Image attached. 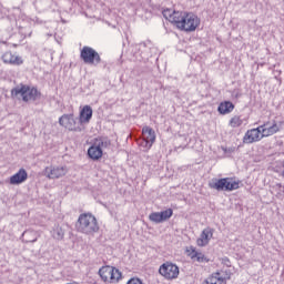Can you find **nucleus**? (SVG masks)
Masks as SVG:
<instances>
[{"label": "nucleus", "instance_id": "nucleus-1", "mask_svg": "<svg viewBox=\"0 0 284 284\" xmlns=\"http://www.w3.org/2000/svg\"><path fill=\"white\" fill-rule=\"evenodd\" d=\"M162 14L166 21L173 23L182 32H196V28L201 26V19L192 12L164 9Z\"/></svg>", "mask_w": 284, "mask_h": 284}, {"label": "nucleus", "instance_id": "nucleus-2", "mask_svg": "<svg viewBox=\"0 0 284 284\" xmlns=\"http://www.w3.org/2000/svg\"><path fill=\"white\" fill-rule=\"evenodd\" d=\"M283 123V121H280L278 123H276V121H273V124L268 128H263V125H261L256 129H251L246 131L243 138V143H256V141H261L263 136H272V134H276V132L281 131Z\"/></svg>", "mask_w": 284, "mask_h": 284}, {"label": "nucleus", "instance_id": "nucleus-3", "mask_svg": "<svg viewBox=\"0 0 284 284\" xmlns=\"http://www.w3.org/2000/svg\"><path fill=\"white\" fill-rule=\"evenodd\" d=\"M75 227L82 234H94L99 232V222H97V217L91 213H82L78 219Z\"/></svg>", "mask_w": 284, "mask_h": 284}, {"label": "nucleus", "instance_id": "nucleus-4", "mask_svg": "<svg viewBox=\"0 0 284 284\" xmlns=\"http://www.w3.org/2000/svg\"><path fill=\"white\" fill-rule=\"evenodd\" d=\"M11 94L16 99H22L24 103L30 101H37L41 99V92L34 88H30L28 85L17 87L11 91Z\"/></svg>", "mask_w": 284, "mask_h": 284}, {"label": "nucleus", "instance_id": "nucleus-5", "mask_svg": "<svg viewBox=\"0 0 284 284\" xmlns=\"http://www.w3.org/2000/svg\"><path fill=\"white\" fill-rule=\"evenodd\" d=\"M209 187L211 190H216L217 192H233V190H239V182L232 180L231 178L213 179L209 182Z\"/></svg>", "mask_w": 284, "mask_h": 284}, {"label": "nucleus", "instance_id": "nucleus-6", "mask_svg": "<svg viewBox=\"0 0 284 284\" xmlns=\"http://www.w3.org/2000/svg\"><path fill=\"white\" fill-rule=\"evenodd\" d=\"M99 275L104 283H119L123 278L121 271L113 266H102L99 270Z\"/></svg>", "mask_w": 284, "mask_h": 284}, {"label": "nucleus", "instance_id": "nucleus-7", "mask_svg": "<svg viewBox=\"0 0 284 284\" xmlns=\"http://www.w3.org/2000/svg\"><path fill=\"white\" fill-rule=\"evenodd\" d=\"M159 274H161L165 281H175V278H179L181 271L176 264L172 262H165L160 266Z\"/></svg>", "mask_w": 284, "mask_h": 284}, {"label": "nucleus", "instance_id": "nucleus-8", "mask_svg": "<svg viewBox=\"0 0 284 284\" xmlns=\"http://www.w3.org/2000/svg\"><path fill=\"white\" fill-rule=\"evenodd\" d=\"M80 57L84 63H89L90 65H99L101 63V55L90 47H83Z\"/></svg>", "mask_w": 284, "mask_h": 284}, {"label": "nucleus", "instance_id": "nucleus-9", "mask_svg": "<svg viewBox=\"0 0 284 284\" xmlns=\"http://www.w3.org/2000/svg\"><path fill=\"white\" fill-rule=\"evenodd\" d=\"M59 124L70 132H81V126H79V123H77V118H74V114L72 113L60 116Z\"/></svg>", "mask_w": 284, "mask_h": 284}, {"label": "nucleus", "instance_id": "nucleus-10", "mask_svg": "<svg viewBox=\"0 0 284 284\" xmlns=\"http://www.w3.org/2000/svg\"><path fill=\"white\" fill-rule=\"evenodd\" d=\"M185 253L193 263H210V257L194 246L186 247Z\"/></svg>", "mask_w": 284, "mask_h": 284}, {"label": "nucleus", "instance_id": "nucleus-11", "mask_svg": "<svg viewBox=\"0 0 284 284\" xmlns=\"http://www.w3.org/2000/svg\"><path fill=\"white\" fill-rule=\"evenodd\" d=\"M68 174V166H47L44 169V176L47 179H63Z\"/></svg>", "mask_w": 284, "mask_h": 284}, {"label": "nucleus", "instance_id": "nucleus-12", "mask_svg": "<svg viewBox=\"0 0 284 284\" xmlns=\"http://www.w3.org/2000/svg\"><path fill=\"white\" fill-rule=\"evenodd\" d=\"M142 136L144 139V143H145V151L148 152V150H150V148H152V145H154V141H156V133L154 132V130L150 126H144L142 129Z\"/></svg>", "mask_w": 284, "mask_h": 284}, {"label": "nucleus", "instance_id": "nucleus-13", "mask_svg": "<svg viewBox=\"0 0 284 284\" xmlns=\"http://www.w3.org/2000/svg\"><path fill=\"white\" fill-rule=\"evenodd\" d=\"M213 236H214V229L212 227L204 229L196 241L197 246L205 247V245H209L210 241H212Z\"/></svg>", "mask_w": 284, "mask_h": 284}, {"label": "nucleus", "instance_id": "nucleus-14", "mask_svg": "<svg viewBox=\"0 0 284 284\" xmlns=\"http://www.w3.org/2000/svg\"><path fill=\"white\" fill-rule=\"evenodd\" d=\"M28 181V171L26 169H20L16 174H13L9 183L10 185H21V183H26Z\"/></svg>", "mask_w": 284, "mask_h": 284}, {"label": "nucleus", "instance_id": "nucleus-15", "mask_svg": "<svg viewBox=\"0 0 284 284\" xmlns=\"http://www.w3.org/2000/svg\"><path fill=\"white\" fill-rule=\"evenodd\" d=\"M230 274L226 276L221 275V272H215L211 276L206 277L203 284H223L229 281Z\"/></svg>", "mask_w": 284, "mask_h": 284}, {"label": "nucleus", "instance_id": "nucleus-16", "mask_svg": "<svg viewBox=\"0 0 284 284\" xmlns=\"http://www.w3.org/2000/svg\"><path fill=\"white\" fill-rule=\"evenodd\" d=\"M2 61L4 63H10L11 65H21V63H23V59L19 55L12 54V52H6L2 55Z\"/></svg>", "mask_w": 284, "mask_h": 284}, {"label": "nucleus", "instance_id": "nucleus-17", "mask_svg": "<svg viewBox=\"0 0 284 284\" xmlns=\"http://www.w3.org/2000/svg\"><path fill=\"white\" fill-rule=\"evenodd\" d=\"M92 119V106L84 105L80 111V123H90Z\"/></svg>", "mask_w": 284, "mask_h": 284}, {"label": "nucleus", "instance_id": "nucleus-18", "mask_svg": "<svg viewBox=\"0 0 284 284\" xmlns=\"http://www.w3.org/2000/svg\"><path fill=\"white\" fill-rule=\"evenodd\" d=\"M88 156L92 159V161H99L103 156V151L99 149L98 145L93 144L88 150Z\"/></svg>", "mask_w": 284, "mask_h": 284}, {"label": "nucleus", "instance_id": "nucleus-19", "mask_svg": "<svg viewBox=\"0 0 284 284\" xmlns=\"http://www.w3.org/2000/svg\"><path fill=\"white\" fill-rule=\"evenodd\" d=\"M93 143L98 146V149L103 152L104 150H108L110 145H112V142L108 138H97Z\"/></svg>", "mask_w": 284, "mask_h": 284}, {"label": "nucleus", "instance_id": "nucleus-20", "mask_svg": "<svg viewBox=\"0 0 284 284\" xmlns=\"http://www.w3.org/2000/svg\"><path fill=\"white\" fill-rule=\"evenodd\" d=\"M22 239L26 243H36V241L39 239V234L37 231H24Z\"/></svg>", "mask_w": 284, "mask_h": 284}, {"label": "nucleus", "instance_id": "nucleus-21", "mask_svg": "<svg viewBox=\"0 0 284 284\" xmlns=\"http://www.w3.org/2000/svg\"><path fill=\"white\" fill-rule=\"evenodd\" d=\"M217 110H219L220 114H230V112H232V110H234V104L230 101L222 102L219 105Z\"/></svg>", "mask_w": 284, "mask_h": 284}, {"label": "nucleus", "instance_id": "nucleus-22", "mask_svg": "<svg viewBox=\"0 0 284 284\" xmlns=\"http://www.w3.org/2000/svg\"><path fill=\"white\" fill-rule=\"evenodd\" d=\"M52 236L53 239H55V241H63V237L65 236V232L63 231V227H61L60 225H57L53 230Z\"/></svg>", "mask_w": 284, "mask_h": 284}, {"label": "nucleus", "instance_id": "nucleus-23", "mask_svg": "<svg viewBox=\"0 0 284 284\" xmlns=\"http://www.w3.org/2000/svg\"><path fill=\"white\" fill-rule=\"evenodd\" d=\"M230 125L231 128H241V125H243V120L241 116L235 115L230 120Z\"/></svg>", "mask_w": 284, "mask_h": 284}, {"label": "nucleus", "instance_id": "nucleus-24", "mask_svg": "<svg viewBox=\"0 0 284 284\" xmlns=\"http://www.w3.org/2000/svg\"><path fill=\"white\" fill-rule=\"evenodd\" d=\"M150 221H152V223H163V220L161 217V213L160 212H153L149 215Z\"/></svg>", "mask_w": 284, "mask_h": 284}, {"label": "nucleus", "instance_id": "nucleus-25", "mask_svg": "<svg viewBox=\"0 0 284 284\" xmlns=\"http://www.w3.org/2000/svg\"><path fill=\"white\" fill-rule=\"evenodd\" d=\"M172 214H174V211H172V209H168L165 211L160 212L162 222L168 221L169 219H172Z\"/></svg>", "mask_w": 284, "mask_h": 284}, {"label": "nucleus", "instance_id": "nucleus-26", "mask_svg": "<svg viewBox=\"0 0 284 284\" xmlns=\"http://www.w3.org/2000/svg\"><path fill=\"white\" fill-rule=\"evenodd\" d=\"M126 284H143V282L139 277H132Z\"/></svg>", "mask_w": 284, "mask_h": 284}, {"label": "nucleus", "instance_id": "nucleus-27", "mask_svg": "<svg viewBox=\"0 0 284 284\" xmlns=\"http://www.w3.org/2000/svg\"><path fill=\"white\" fill-rule=\"evenodd\" d=\"M222 263L223 265H226V267H230V258L227 257L222 258Z\"/></svg>", "mask_w": 284, "mask_h": 284}, {"label": "nucleus", "instance_id": "nucleus-28", "mask_svg": "<svg viewBox=\"0 0 284 284\" xmlns=\"http://www.w3.org/2000/svg\"><path fill=\"white\" fill-rule=\"evenodd\" d=\"M142 148H145V139H143L142 143H141Z\"/></svg>", "mask_w": 284, "mask_h": 284}]
</instances>
